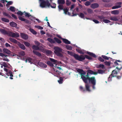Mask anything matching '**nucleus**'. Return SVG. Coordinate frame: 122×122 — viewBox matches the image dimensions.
Returning <instances> with one entry per match:
<instances>
[{
	"instance_id": "5",
	"label": "nucleus",
	"mask_w": 122,
	"mask_h": 122,
	"mask_svg": "<svg viewBox=\"0 0 122 122\" xmlns=\"http://www.w3.org/2000/svg\"><path fill=\"white\" fill-rule=\"evenodd\" d=\"M9 36L13 38L18 37L19 36V34L17 32L14 33L11 31H10Z\"/></svg>"
},
{
	"instance_id": "18",
	"label": "nucleus",
	"mask_w": 122,
	"mask_h": 122,
	"mask_svg": "<svg viewBox=\"0 0 122 122\" xmlns=\"http://www.w3.org/2000/svg\"><path fill=\"white\" fill-rule=\"evenodd\" d=\"M18 45L19 47L21 49L23 50H25V47L24 45L21 44L20 42H19L18 44Z\"/></svg>"
},
{
	"instance_id": "57",
	"label": "nucleus",
	"mask_w": 122,
	"mask_h": 122,
	"mask_svg": "<svg viewBox=\"0 0 122 122\" xmlns=\"http://www.w3.org/2000/svg\"><path fill=\"white\" fill-rule=\"evenodd\" d=\"M35 43L36 45H37V46H39L40 45V43L38 41H36L35 42Z\"/></svg>"
},
{
	"instance_id": "40",
	"label": "nucleus",
	"mask_w": 122,
	"mask_h": 122,
	"mask_svg": "<svg viewBox=\"0 0 122 122\" xmlns=\"http://www.w3.org/2000/svg\"><path fill=\"white\" fill-rule=\"evenodd\" d=\"M6 5V6L7 7H8V6L9 5H12L13 3V2L12 1H8Z\"/></svg>"
},
{
	"instance_id": "26",
	"label": "nucleus",
	"mask_w": 122,
	"mask_h": 122,
	"mask_svg": "<svg viewBox=\"0 0 122 122\" xmlns=\"http://www.w3.org/2000/svg\"><path fill=\"white\" fill-rule=\"evenodd\" d=\"M98 6V5L96 3L94 4L91 5V7L95 8L97 7Z\"/></svg>"
},
{
	"instance_id": "12",
	"label": "nucleus",
	"mask_w": 122,
	"mask_h": 122,
	"mask_svg": "<svg viewBox=\"0 0 122 122\" xmlns=\"http://www.w3.org/2000/svg\"><path fill=\"white\" fill-rule=\"evenodd\" d=\"M38 64L39 66L45 68L47 67V65L42 62H39Z\"/></svg>"
},
{
	"instance_id": "61",
	"label": "nucleus",
	"mask_w": 122,
	"mask_h": 122,
	"mask_svg": "<svg viewBox=\"0 0 122 122\" xmlns=\"http://www.w3.org/2000/svg\"><path fill=\"white\" fill-rule=\"evenodd\" d=\"M99 66L100 67H101L102 69H104V66L103 64H100Z\"/></svg>"
},
{
	"instance_id": "3",
	"label": "nucleus",
	"mask_w": 122,
	"mask_h": 122,
	"mask_svg": "<svg viewBox=\"0 0 122 122\" xmlns=\"http://www.w3.org/2000/svg\"><path fill=\"white\" fill-rule=\"evenodd\" d=\"M54 53L55 54L58 56L62 57L63 55L61 53L62 49L58 47H55L54 48Z\"/></svg>"
},
{
	"instance_id": "56",
	"label": "nucleus",
	"mask_w": 122,
	"mask_h": 122,
	"mask_svg": "<svg viewBox=\"0 0 122 122\" xmlns=\"http://www.w3.org/2000/svg\"><path fill=\"white\" fill-rule=\"evenodd\" d=\"M14 18V19H17V17L14 14H12L11 15Z\"/></svg>"
},
{
	"instance_id": "1",
	"label": "nucleus",
	"mask_w": 122,
	"mask_h": 122,
	"mask_svg": "<svg viewBox=\"0 0 122 122\" xmlns=\"http://www.w3.org/2000/svg\"><path fill=\"white\" fill-rule=\"evenodd\" d=\"M78 71L80 72L82 74L81 78L84 82L85 83H87L88 81H89L90 83H91L92 85V87L93 89H95V86L96 84V80L94 77H89L87 75H84V74H82V70H79Z\"/></svg>"
},
{
	"instance_id": "17",
	"label": "nucleus",
	"mask_w": 122,
	"mask_h": 122,
	"mask_svg": "<svg viewBox=\"0 0 122 122\" xmlns=\"http://www.w3.org/2000/svg\"><path fill=\"white\" fill-rule=\"evenodd\" d=\"M89 73L91 74H93L95 75H96L97 74V72H94L93 71L90 70H88L87 71V75H88V74Z\"/></svg>"
},
{
	"instance_id": "4",
	"label": "nucleus",
	"mask_w": 122,
	"mask_h": 122,
	"mask_svg": "<svg viewBox=\"0 0 122 122\" xmlns=\"http://www.w3.org/2000/svg\"><path fill=\"white\" fill-rule=\"evenodd\" d=\"M85 58L89 60H91L92 59L91 57L87 55H81L80 56H79L77 55V60H78L79 61H82L85 59Z\"/></svg>"
},
{
	"instance_id": "9",
	"label": "nucleus",
	"mask_w": 122,
	"mask_h": 122,
	"mask_svg": "<svg viewBox=\"0 0 122 122\" xmlns=\"http://www.w3.org/2000/svg\"><path fill=\"white\" fill-rule=\"evenodd\" d=\"M20 36L22 38L25 40L27 39L28 38V36L27 34L23 33H21Z\"/></svg>"
},
{
	"instance_id": "58",
	"label": "nucleus",
	"mask_w": 122,
	"mask_h": 122,
	"mask_svg": "<svg viewBox=\"0 0 122 122\" xmlns=\"http://www.w3.org/2000/svg\"><path fill=\"white\" fill-rule=\"evenodd\" d=\"M99 60L100 61L102 62H103L104 61V60L101 57H99Z\"/></svg>"
},
{
	"instance_id": "38",
	"label": "nucleus",
	"mask_w": 122,
	"mask_h": 122,
	"mask_svg": "<svg viewBox=\"0 0 122 122\" xmlns=\"http://www.w3.org/2000/svg\"><path fill=\"white\" fill-rule=\"evenodd\" d=\"M24 45L26 46L29 47L30 46V43L26 41H25L24 42Z\"/></svg>"
},
{
	"instance_id": "37",
	"label": "nucleus",
	"mask_w": 122,
	"mask_h": 122,
	"mask_svg": "<svg viewBox=\"0 0 122 122\" xmlns=\"http://www.w3.org/2000/svg\"><path fill=\"white\" fill-rule=\"evenodd\" d=\"M66 47L67 49L69 50H71L72 49V47L71 46L67 45L66 46Z\"/></svg>"
},
{
	"instance_id": "24",
	"label": "nucleus",
	"mask_w": 122,
	"mask_h": 122,
	"mask_svg": "<svg viewBox=\"0 0 122 122\" xmlns=\"http://www.w3.org/2000/svg\"><path fill=\"white\" fill-rule=\"evenodd\" d=\"M86 88V90L89 92L91 91V90L90 89V86L89 84H86L85 85Z\"/></svg>"
},
{
	"instance_id": "42",
	"label": "nucleus",
	"mask_w": 122,
	"mask_h": 122,
	"mask_svg": "<svg viewBox=\"0 0 122 122\" xmlns=\"http://www.w3.org/2000/svg\"><path fill=\"white\" fill-rule=\"evenodd\" d=\"M24 13H25V16L27 17H29L30 16L32 17V15H30V13H28L27 12H25V11H24Z\"/></svg>"
},
{
	"instance_id": "2",
	"label": "nucleus",
	"mask_w": 122,
	"mask_h": 122,
	"mask_svg": "<svg viewBox=\"0 0 122 122\" xmlns=\"http://www.w3.org/2000/svg\"><path fill=\"white\" fill-rule=\"evenodd\" d=\"M40 2V6L42 8L45 7H49L50 3L48 0L45 1L44 0H39Z\"/></svg>"
},
{
	"instance_id": "27",
	"label": "nucleus",
	"mask_w": 122,
	"mask_h": 122,
	"mask_svg": "<svg viewBox=\"0 0 122 122\" xmlns=\"http://www.w3.org/2000/svg\"><path fill=\"white\" fill-rule=\"evenodd\" d=\"M47 41L51 43H55V41L52 39L50 38H48L47 39Z\"/></svg>"
},
{
	"instance_id": "7",
	"label": "nucleus",
	"mask_w": 122,
	"mask_h": 122,
	"mask_svg": "<svg viewBox=\"0 0 122 122\" xmlns=\"http://www.w3.org/2000/svg\"><path fill=\"white\" fill-rule=\"evenodd\" d=\"M0 31L2 34L4 35H7L9 36L10 31H7L5 29H0Z\"/></svg>"
},
{
	"instance_id": "63",
	"label": "nucleus",
	"mask_w": 122,
	"mask_h": 122,
	"mask_svg": "<svg viewBox=\"0 0 122 122\" xmlns=\"http://www.w3.org/2000/svg\"><path fill=\"white\" fill-rule=\"evenodd\" d=\"M87 11L89 13H91L92 12V10L90 9H88L87 10Z\"/></svg>"
},
{
	"instance_id": "41",
	"label": "nucleus",
	"mask_w": 122,
	"mask_h": 122,
	"mask_svg": "<svg viewBox=\"0 0 122 122\" xmlns=\"http://www.w3.org/2000/svg\"><path fill=\"white\" fill-rule=\"evenodd\" d=\"M24 13V12H22L20 11H18V12H17V14L19 15H20L21 16H22L23 14V13Z\"/></svg>"
},
{
	"instance_id": "34",
	"label": "nucleus",
	"mask_w": 122,
	"mask_h": 122,
	"mask_svg": "<svg viewBox=\"0 0 122 122\" xmlns=\"http://www.w3.org/2000/svg\"><path fill=\"white\" fill-rule=\"evenodd\" d=\"M3 15H4L6 16L9 18H11V17L10 15L8 13L5 12H4L3 13Z\"/></svg>"
},
{
	"instance_id": "45",
	"label": "nucleus",
	"mask_w": 122,
	"mask_h": 122,
	"mask_svg": "<svg viewBox=\"0 0 122 122\" xmlns=\"http://www.w3.org/2000/svg\"><path fill=\"white\" fill-rule=\"evenodd\" d=\"M46 63L51 66H53V64L49 61H47V62Z\"/></svg>"
},
{
	"instance_id": "64",
	"label": "nucleus",
	"mask_w": 122,
	"mask_h": 122,
	"mask_svg": "<svg viewBox=\"0 0 122 122\" xmlns=\"http://www.w3.org/2000/svg\"><path fill=\"white\" fill-rule=\"evenodd\" d=\"M105 64H106V65H108V66H109L110 65V63L109 62H105Z\"/></svg>"
},
{
	"instance_id": "59",
	"label": "nucleus",
	"mask_w": 122,
	"mask_h": 122,
	"mask_svg": "<svg viewBox=\"0 0 122 122\" xmlns=\"http://www.w3.org/2000/svg\"><path fill=\"white\" fill-rule=\"evenodd\" d=\"M3 60L4 61H9V60L8 59H7L6 57H5L3 59Z\"/></svg>"
},
{
	"instance_id": "15",
	"label": "nucleus",
	"mask_w": 122,
	"mask_h": 122,
	"mask_svg": "<svg viewBox=\"0 0 122 122\" xmlns=\"http://www.w3.org/2000/svg\"><path fill=\"white\" fill-rule=\"evenodd\" d=\"M67 52L70 55L73 56L76 59V54L72 52L71 51H67Z\"/></svg>"
},
{
	"instance_id": "48",
	"label": "nucleus",
	"mask_w": 122,
	"mask_h": 122,
	"mask_svg": "<svg viewBox=\"0 0 122 122\" xmlns=\"http://www.w3.org/2000/svg\"><path fill=\"white\" fill-rule=\"evenodd\" d=\"M71 4V2L70 1H69L68 0H67L66 1V4L67 6H69Z\"/></svg>"
},
{
	"instance_id": "46",
	"label": "nucleus",
	"mask_w": 122,
	"mask_h": 122,
	"mask_svg": "<svg viewBox=\"0 0 122 122\" xmlns=\"http://www.w3.org/2000/svg\"><path fill=\"white\" fill-rule=\"evenodd\" d=\"M69 9H67V8H64V9L63 10L64 11V13L65 14H66L68 12V11Z\"/></svg>"
},
{
	"instance_id": "36",
	"label": "nucleus",
	"mask_w": 122,
	"mask_h": 122,
	"mask_svg": "<svg viewBox=\"0 0 122 122\" xmlns=\"http://www.w3.org/2000/svg\"><path fill=\"white\" fill-rule=\"evenodd\" d=\"M50 60L52 62L54 63H57V61L54 59L51 58H50Z\"/></svg>"
},
{
	"instance_id": "47",
	"label": "nucleus",
	"mask_w": 122,
	"mask_h": 122,
	"mask_svg": "<svg viewBox=\"0 0 122 122\" xmlns=\"http://www.w3.org/2000/svg\"><path fill=\"white\" fill-rule=\"evenodd\" d=\"M103 21L105 23H108L110 22V21L109 20L107 19L103 20Z\"/></svg>"
},
{
	"instance_id": "14",
	"label": "nucleus",
	"mask_w": 122,
	"mask_h": 122,
	"mask_svg": "<svg viewBox=\"0 0 122 122\" xmlns=\"http://www.w3.org/2000/svg\"><path fill=\"white\" fill-rule=\"evenodd\" d=\"M110 20L113 21H117L119 20L118 17L116 16L111 17L110 18Z\"/></svg>"
},
{
	"instance_id": "16",
	"label": "nucleus",
	"mask_w": 122,
	"mask_h": 122,
	"mask_svg": "<svg viewBox=\"0 0 122 122\" xmlns=\"http://www.w3.org/2000/svg\"><path fill=\"white\" fill-rule=\"evenodd\" d=\"M67 52L70 55L73 56L76 59V54L72 52L71 51H67Z\"/></svg>"
},
{
	"instance_id": "13",
	"label": "nucleus",
	"mask_w": 122,
	"mask_h": 122,
	"mask_svg": "<svg viewBox=\"0 0 122 122\" xmlns=\"http://www.w3.org/2000/svg\"><path fill=\"white\" fill-rule=\"evenodd\" d=\"M121 4L122 3L121 2H119L117 3V5L116 6L113 7H112V9H116L121 7Z\"/></svg>"
},
{
	"instance_id": "22",
	"label": "nucleus",
	"mask_w": 122,
	"mask_h": 122,
	"mask_svg": "<svg viewBox=\"0 0 122 122\" xmlns=\"http://www.w3.org/2000/svg\"><path fill=\"white\" fill-rule=\"evenodd\" d=\"M32 48L33 49L36 50H40V48L39 47L37 46H36L34 45L32 46Z\"/></svg>"
},
{
	"instance_id": "10",
	"label": "nucleus",
	"mask_w": 122,
	"mask_h": 122,
	"mask_svg": "<svg viewBox=\"0 0 122 122\" xmlns=\"http://www.w3.org/2000/svg\"><path fill=\"white\" fill-rule=\"evenodd\" d=\"M9 39L11 42L15 44H17V45L19 42L13 38H10Z\"/></svg>"
},
{
	"instance_id": "19",
	"label": "nucleus",
	"mask_w": 122,
	"mask_h": 122,
	"mask_svg": "<svg viewBox=\"0 0 122 122\" xmlns=\"http://www.w3.org/2000/svg\"><path fill=\"white\" fill-rule=\"evenodd\" d=\"M62 39L63 42L65 44H71L70 41L67 39L62 38Z\"/></svg>"
},
{
	"instance_id": "50",
	"label": "nucleus",
	"mask_w": 122,
	"mask_h": 122,
	"mask_svg": "<svg viewBox=\"0 0 122 122\" xmlns=\"http://www.w3.org/2000/svg\"><path fill=\"white\" fill-rule=\"evenodd\" d=\"M35 27H36L38 29L40 30H42L43 29V28L42 27L39 26H35Z\"/></svg>"
},
{
	"instance_id": "51",
	"label": "nucleus",
	"mask_w": 122,
	"mask_h": 122,
	"mask_svg": "<svg viewBox=\"0 0 122 122\" xmlns=\"http://www.w3.org/2000/svg\"><path fill=\"white\" fill-rule=\"evenodd\" d=\"M28 61L30 63H32L31 61L32 60V58L30 57H28L27 58Z\"/></svg>"
},
{
	"instance_id": "28",
	"label": "nucleus",
	"mask_w": 122,
	"mask_h": 122,
	"mask_svg": "<svg viewBox=\"0 0 122 122\" xmlns=\"http://www.w3.org/2000/svg\"><path fill=\"white\" fill-rule=\"evenodd\" d=\"M119 12L118 10H114L111 12L112 14L114 15H117L119 13Z\"/></svg>"
},
{
	"instance_id": "33",
	"label": "nucleus",
	"mask_w": 122,
	"mask_h": 122,
	"mask_svg": "<svg viewBox=\"0 0 122 122\" xmlns=\"http://www.w3.org/2000/svg\"><path fill=\"white\" fill-rule=\"evenodd\" d=\"M63 79L62 77H60L59 80L58 81V82L60 84H62L63 83Z\"/></svg>"
},
{
	"instance_id": "31",
	"label": "nucleus",
	"mask_w": 122,
	"mask_h": 122,
	"mask_svg": "<svg viewBox=\"0 0 122 122\" xmlns=\"http://www.w3.org/2000/svg\"><path fill=\"white\" fill-rule=\"evenodd\" d=\"M4 22L8 23L9 21V20L4 18H2L1 19Z\"/></svg>"
},
{
	"instance_id": "54",
	"label": "nucleus",
	"mask_w": 122,
	"mask_h": 122,
	"mask_svg": "<svg viewBox=\"0 0 122 122\" xmlns=\"http://www.w3.org/2000/svg\"><path fill=\"white\" fill-rule=\"evenodd\" d=\"M3 64L2 65L3 66L5 67H8V66L6 63L5 62L3 63Z\"/></svg>"
},
{
	"instance_id": "11",
	"label": "nucleus",
	"mask_w": 122,
	"mask_h": 122,
	"mask_svg": "<svg viewBox=\"0 0 122 122\" xmlns=\"http://www.w3.org/2000/svg\"><path fill=\"white\" fill-rule=\"evenodd\" d=\"M18 18L21 21H24V22L26 23H30V21L29 20H27L19 16L18 17Z\"/></svg>"
},
{
	"instance_id": "32",
	"label": "nucleus",
	"mask_w": 122,
	"mask_h": 122,
	"mask_svg": "<svg viewBox=\"0 0 122 122\" xmlns=\"http://www.w3.org/2000/svg\"><path fill=\"white\" fill-rule=\"evenodd\" d=\"M29 30L30 32L34 35H36L37 34V32L33 29L31 28H30Z\"/></svg>"
},
{
	"instance_id": "52",
	"label": "nucleus",
	"mask_w": 122,
	"mask_h": 122,
	"mask_svg": "<svg viewBox=\"0 0 122 122\" xmlns=\"http://www.w3.org/2000/svg\"><path fill=\"white\" fill-rule=\"evenodd\" d=\"M102 57L103 58L107 60H108L109 59V58L106 56L104 55H102Z\"/></svg>"
},
{
	"instance_id": "25",
	"label": "nucleus",
	"mask_w": 122,
	"mask_h": 122,
	"mask_svg": "<svg viewBox=\"0 0 122 122\" xmlns=\"http://www.w3.org/2000/svg\"><path fill=\"white\" fill-rule=\"evenodd\" d=\"M58 3L59 4H64L65 3V0H58Z\"/></svg>"
},
{
	"instance_id": "21",
	"label": "nucleus",
	"mask_w": 122,
	"mask_h": 122,
	"mask_svg": "<svg viewBox=\"0 0 122 122\" xmlns=\"http://www.w3.org/2000/svg\"><path fill=\"white\" fill-rule=\"evenodd\" d=\"M77 51L80 54H83L84 53V51L81 50V49L77 48Z\"/></svg>"
},
{
	"instance_id": "62",
	"label": "nucleus",
	"mask_w": 122,
	"mask_h": 122,
	"mask_svg": "<svg viewBox=\"0 0 122 122\" xmlns=\"http://www.w3.org/2000/svg\"><path fill=\"white\" fill-rule=\"evenodd\" d=\"M95 23L97 24L98 23H99V22L97 20H92Z\"/></svg>"
},
{
	"instance_id": "44",
	"label": "nucleus",
	"mask_w": 122,
	"mask_h": 122,
	"mask_svg": "<svg viewBox=\"0 0 122 122\" xmlns=\"http://www.w3.org/2000/svg\"><path fill=\"white\" fill-rule=\"evenodd\" d=\"M97 73L103 74L104 73V71L102 70H99L98 71V72Z\"/></svg>"
},
{
	"instance_id": "8",
	"label": "nucleus",
	"mask_w": 122,
	"mask_h": 122,
	"mask_svg": "<svg viewBox=\"0 0 122 122\" xmlns=\"http://www.w3.org/2000/svg\"><path fill=\"white\" fill-rule=\"evenodd\" d=\"M13 72L11 71L10 70L7 73H6V75L8 76H10V78L11 79H13V78L12 77L13 76V75L12 74Z\"/></svg>"
},
{
	"instance_id": "55",
	"label": "nucleus",
	"mask_w": 122,
	"mask_h": 122,
	"mask_svg": "<svg viewBox=\"0 0 122 122\" xmlns=\"http://www.w3.org/2000/svg\"><path fill=\"white\" fill-rule=\"evenodd\" d=\"M90 2L89 1L86 2L85 4V5L86 6H88L90 5Z\"/></svg>"
},
{
	"instance_id": "23",
	"label": "nucleus",
	"mask_w": 122,
	"mask_h": 122,
	"mask_svg": "<svg viewBox=\"0 0 122 122\" xmlns=\"http://www.w3.org/2000/svg\"><path fill=\"white\" fill-rule=\"evenodd\" d=\"M10 25L12 27H15L17 25V24L16 23L13 22H10Z\"/></svg>"
},
{
	"instance_id": "60",
	"label": "nucleus",
	"mask_w": 122,
	"mask_h": 122,
	"mask_svg": "<svg viewBox=\"0 0 122 122\" xmlns=\"http://www.w3.org/2000/svg\"><path fill=\"white\" fill-rule=\"evenodd\" d=\"M5 46L7 47H10V45L8 43H6L5 44Z\"/></svg>"
},
{
	"instance_id": "30",
	"label": "nucleus",
	"mask_w": 122,
	"mask_h": 122,
	"mask_svg": "<svg viewBox=\"0 0 122 122\" xmlns=\"http://www.w3.org/2000/svg\"><path fill=\"white\" fill-rule=\"evenodd\" d=\"M3 51L4 52L6 53L7 54H9L10 52V51L7 49H4Z\"/></svg>"
},
{
	"instance_id": "53",
	"label": "nucleus",
	"mask_w": 122,
	"mask_h": 122,
	"mask_svg": "<svg viewBox=\"0 0 122 122\" xmlns=\"http://www.w3.org/2000/svg\"><path fill=\"white\" fill-rule=\"evenodd\" d=\"M79 16L81 18H83L84 16V15L82 13H81L79 15Z\"/></svg>"
},
{
	"instance_id": "6",
	"label": "nucleus",
	"mask_w": 122,
	"mask_h": 122,
	"mask_svg": "<svg viewBox=\"0 0 122 122\" xmlns=\"http://www.w3.org/2000/svg\"><path fill=\"white\" fill-rule=\"evenodd\" d=\"M117 74V71L115 70H113L112 72L111 75H110L108 78V81H110L111 80V78L112 77L116 76Z\"/></svg>"
},
{
	"instance_id": "39",
	"label": "nucleus",
	"mask_w": 122,
	"mask_h": 122,
	"mask_svg": "<svg viewBox=\"0 0 122 122\" xmlns=\"http://www.w3.org/2000/svg\"><path fill=\"white\" fill-rule=\"evenodd\" d=\"M9 9L12 11H15V7L13 6H10L9 8Z\"/></svg>"
},
{
	"instance_id": "20",
	"label": "nucleus",
	"mask_w": 122,
	"mask_h": 122,
	"mask_svg": "<svg viewBox=\"0 0 122 122\" xmlns=\"http://www.w3.org/2000/svg\"><path fill=\"white\" fill-rule=\"evenodd\" d=\"M33 52L35 54L41 57V53L38 52L35 50H33Z\"/></svg>"
},
{
	"instance_id": "29",
	"label": "nucleus",
	"mask_w": 122,
	"mask_h": 122,
	"mask_svg": "<svg viewBox=\"0 0 122 122\" xmlns=\"http://www.w3.org/2000/svg\"><path fill=\"white\" fill-rule=\"evenodd\" d=\"M54 39L58 43L60 44L61 43V41L59 39L56 37H54Z\"/></svg>"
},
{
	"instance_id": "43",
	"label": "nucleus",
	"mask_w": 122,
	"mask_h": 122,
	"mask_svg": "<svg viewBox=\"0 0 122 122\" xmlns=\"http://www.w3.org/2000/svg\"><path fill=\"white\" fill-rule=\"evenodd\" d=\"M20 55L21 56H24L25 55V53L24 51H22L19 53Z\"/></svg>"
},
{
	"instance_id": "49",
	"label": "nucleus",
	"mask_w": 122,
	"mask_h": 122,
	"mask_svg": "<svg viewBox=\"0 0 122 122\" xmlns=\"http://www.w3.org/2000/svg\"><path fill=\"white\" fill-rule=\"evenodd\" d=\"M87 53L89 55H90L91 56H92L94 57H95L96 56V55L95 54H93V53L89 52H87Z\"/></svg>"
},
{
	"instance_id": "35",
	"label": "nucleus",
	"mask_w": 122,
	"mask_h": 122,
	"mask_svg": "<svg viewBox=\"0 0 122 122\" xmlns=\"http://www.w3.org/2000/svg\"><path fill=\"white\" fill-rule=\"evenodd\" d=\"M63 5H60L58 6V7L59 9V11H60V10H63L64 9L63 8Z\"/></svg>"
}]
</instances>
